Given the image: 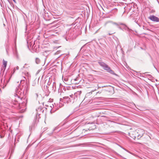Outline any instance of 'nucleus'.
Returning <instances> with one entry per match:
<instances>
[{"label":"nucleus","instance_id":"obj_1","mask_svg":"<svg viewBox=\"0 0 159 159\" xmlns=\"http://www.w3.org/2000/svg\"><path fill=\"white\" fill-rule=\"evenodd\" d=\"M73 95H70V96L71 98H70L69 97H65L63 98V99L60 98L59 104H57L56 106V104L54 103L55 107L53 104L50 106L51 108H52L51 110V112H53L56 111L60 107H62L64 105V103L65 104L66 102L67 103H69L70 102H74V99H73Z\"/></svg>","mask_w":159,"mask_h":159},{"label":"nucleus","instance_id":"obj_2","mask_svg":"<svg viewBox=\"0 0 159 159\" xmlns=\"http://www.w3.org/2000/svg\"><path fill=\"white\" fill-rule=\"evenodd\" d=\"M16 93H15L14 96L16 98V100L17 102L20 101L23 98V91L22 90H20L19 88H16L15 90Z\"/></svg>","mask_w":159,"mask_h":159},{"label":"nucleus","instance_id":"obj_3","mask_svg":"<svg viewBox=\"0 0 159 159\" xmlns=\"http://www.w3.org/2000/svg\"><path fill=\"white\" fill-rule=\"evenodd\" d=\"M98 63L102 67L104 70H106L112 74H114V71L111 70V68L105 63L102 61H99Z\"/></svg>","mask_w":159,"mask_h":159},{"label":"nucleus","instance_id":"obj_4","mask_svg":"<svg viewBox=\"0 0 159 159\" xmlns=\"http://www.w3.org/2000/svg\"><path fill=\"white\" fill-rule=\"evenodd\" d=\"M46 110L47 109L45 107H39L36 110L37 115H38L39 116L42 114H43L46 111Z\"/></svg>","mask_w":159,"mask_h":159},{"label":"nucleus","instance_id":"obj_5","mask_svg":"<svg viewBox=\"0 0 159 159\" xmlns=\"http://www.w3.org/2000/svg\"><path fill=\"white\" fill-rule=\"evenodd\" d=\"M81 93V91H78L75 93L74 94V101L80 98V95Z\"/></svg>","mask_w":159,"mask_h":159},{"label":"nucleus","instance_id":"obj_6","mask_svg":"<svg viewBox=\"0 0 159 159\" xmlns=\"http://www.w3.org/2000/svg\"><path fill=\"white\" fill-rule=\"evenodd\" d=\"M149 19L153 22H159V18L154 15H151L149 17Z\"/></svg>","mask_w":159,"mask_h":159},{"label":"nucleus","instance_id":"obj_7","mask_svg":"<svg viewBox=\"0 0 159 159\" xmlns=\"http://www.w3.org/2000/svg\"><path fill=\"white\" fill-rule=\"evenodd\" d=\"M5 80V79L4 77H2L1 79V86H2V88L3 89L7 85Z\"/></svg>","mask_w":159,"mask_h":159},{"label":"nucleus","instance_id":"obj_8","mask_svg":"<svg viewBox=\"0 0 159 159\" xmlns=\"http://www.w3.org/2000/svg\"><path fill=\"white\" fill-rule=\"evenodd\" d=\"M7 62V61H5L4 59L3 60L2 64L3 65V67L1 69V70L2 71V72L4 71L6 69Z\"/></svg>","mask_w":159,"mask_h":159},{"label":"nucleus","instance_id":"obj_9","mask_svg":"<svg viewBox=\"0 0 159 159\" xmlns=\"http://www.w3.org/2000/svg\"><path fill=\"white\" fill-rule=\"evenodd\" d=\"M29 67V66L28 64L25 63L24 64L23 66L21 68V69L22 70H28V69Z\"/></svg>","mask_w":159,"mask_h":159},{"label":"nucleus","instance_id":"obj_10","mask_svg":"<svg viewBox=\"0 0 159 159\" xmlns=\"http://www.w3.org/2000/svg\"><path fill=\"white\" fill-rule=\"evenodd\" d=\"M138 132L137 133V134H138L141 131L143 132V131L142 129H140L139 130H138ZM137 136L138 139H139V138L143 136V133H142L140 134H137Z\"/></svg>","mask_w":159,"mask_h":159},{"label":"nucleus","instance_id":"obj_11","mask_svg":"<svg viewBox=\"0 0 159 159\" xmlns=\"http://www.w3.org/2000/svg\"><path fill=\"white\" fill-rule=\"evenodd\" d=\"M108 23H111L113 25H115L117 26H119V24H118L116 23L113 22L112 21H109L105 23V25L106 26L107 25V24Z\"/></svg>","mask_w":159,"mask_h":159},{"label":"nucleus","instance_id":"obj_12","mask_svg":"<svg viewBox=\"0 0 159 159\" xmlns=\"http://www.w3.org/2000/svg\"><path fill=\"white\" fill-rule=\"evenodd\" d=\"M19 67L18 66H17L16 67H14L12 71V74H14L16 70H19Z\"/></svg>","mask_w":159,"mask_h":159},{"label":"nucleus","instance_id":"obj_13","mask_svg":"<svg viewBox=\"0 0 159 159\" xmlns=\"http://www.w3.org/2000/svg\"><path fill=\"white\" fill-rule=\"evenodd\" d=\"M26 80V78L25 77L23 76L22 79L21 80H20V84H23L24 83L25 80Z\"/></svg>","mask_w":159,"mask_h":159},{"label":"nucleus","instance_id":"obj_14","mask_svg":"<svg viewBox=\"0 0 159 159\" xmlns=\"http://www.w3.org/2000/svg\"><path fill=\"white\" fill-rule=\"evenodd\" d=\"M40 60L39 58H36L35 62L37 64H38L40 62Z\"/></svg>","mask_w":159,"mask_h":159},{"label":"nucleus","instance_id":"obj_15","mask_svg":"<svg viewBox=\"0 0 159 159\" xmlns=\"http://www.w3.org/2000/svg\"><path fill=\"white\" fill-rule=\"evenodd\" d=\"M56 83L55 82H53L52 85V88L53 89L55 90L56 89Z\"/></svg>","mask_w":159,"mask_h":159},{"label":"nucleus","instance_id":"obj_16","mask_svg":"<svg viewBox=\"0 0 159 159\" xmlns=\"http://www.w3.org/2000/svg\"><path fill=\"white\" fill-rule=\"evenodd\" d=\"M119 25H124L125 27H127V26L125 25L124 24H123V23H119Z\"/></svg>","mask_w":159,"mask_h":159},{"label":"nucleus","instance_id":"obj_17","mask_svg":"<svg viewBox=\"0 0 159 159\" xmlns=\"http://www.w3.org/2000/svg\"><path fill=\"white\" fill-rule=\"evenodd\" d=\"M34 97L36 98H37L38 97V95L37 93H35L34 95Z\"/></svg>","mask_w":159,"mask_h":159},{"label":"nucleus","instance_id":"obj_18","mask_svg":"<svg viewBox=\"0 0 159 159\" xmlns=\"http://www.w3.org/2000/svg\"><path fill=\"white\" fill-rule=\"evenodd\" d=\"M16 39L14 40V42H15V46H16Z\"/></svg>","mask_w":159,"mask_h":159},{"label":"nucleus","instance_id":"obj_19","mask_svg":"<svg viewBox=\"0 0 159 159\" xmlns=\"http://www.w3.org/2000/svg\"><path fill=\"white\" fill-rule=\"evenodd\" d=\"M115 33V32H114V33H108V35H111V34H114Z\"/></svg>","mask_w":159,"mask_h":159},{"label":"nucleus","instance_id":"obj_20","mask_svg":"<svg viewBox=\"0 0 159 159\" xmlns=\"http://www.w3.org/2000/svg\"><path fill=\"white\" fill-rule=\"evenodd\" d=\"M40 71V70H38V71H37V72H36V75H37L39 72Z\"/></svg>","mask_w":159,"mask_h":159},{"label":"nucleus","instance_id":"obj_21","mask_svg":"<svg viewBox=\"0 0 159 159\" xmlns=\"http://www.w3.org/2000/svg\"><path fill=\"white\" fill-rule=\"evenodd\" d=\"M32 85L34 86H35V84H34V83H33V84H32Z\"/></svg>","mask_w":159,"mask_h":159},{"label":"nucleus","instance_id":"obj_22","mask_svg":"<svg viewBox=\"0 0 159 159\" xmlns=\"http://www.w3.org/2000/svg\"><path fill=\"white\" fill-rule=\"evenodd\" d=\"M64 80L65 81H66L67 80L66 79H64Z\"/></svg>","mask_w":159,"mask_h":159},{"label":"nucleus","instance_id":"obj_23","mask_svg":"<svg viewBox=\"0 0 159 159\" xmlns=\"http://www.w3.org/2000/svg\"><path fill=\"white\" fill-rule=\"evenodd\" d=\"M101 93L100 92H98L96 94H98V93Z\"/></svg>","mask_w":159,"mask_h":159},{"label":"nucleus","instance_id":"obj_24","mask_svg":"<svg viewBox=\"0 0 159 159\" xmlns=\"http://www.w3.org/2000/svg\"><path fill=\"white\" fill-rule=\"evenodd\" d=\"M13 0L14 1V2H16L15 0Z\"/></svg>","mask_w":159,"mask_h":159},{"label":"nucleus","instance_id":"obj_25","mask_svg":"<svg viewBox=\"0 0 159 159\" xmlns=\"http://www.w3.org/2000/svg\"><path fill=\"white\" fill-rule=\"evenodd\" d=\"M22 112H23L25 111V110H24V111H23V110H22Z\"/></svg>","mask_w":159,"mask_h":159},{"label":"nucleus","instance_id":"obj_26","mask_svg":"<svg viewBox=\"0 0 159 159\" xmlns=\"http://www.w3.org/2000/svg\"><path fill=\"white\" fill-rule=\"evenodd\" d=\"M119 28L120 29H121V28L120 27H119Z\"/></svg>","mask_w":159,"mask_h":159},{"label":"nucleus","instance_id":"obj_27","mask_svg":"<svg viewBox=\"0 0 159 159\" xmlns=\"http://www.w3.org/2000/svg\"><path fill=\"white\" fill-rule=\"evenodd\" d=\"M28 74V72H27V74Z\"/></svg>","mask_w":159,"mask_h":159}]
</instances>
